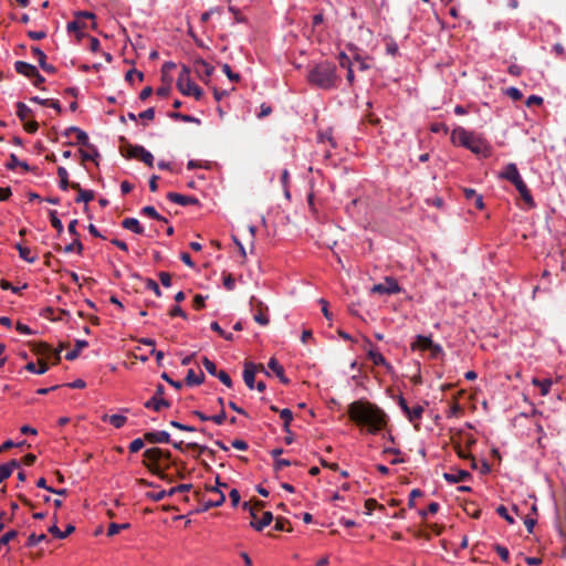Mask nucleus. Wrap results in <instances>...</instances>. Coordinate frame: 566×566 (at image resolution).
<instances>
[{
	"mask_svg": "<svg viewBox=\"0 0 566 566\" xmlns=\"http://www.w3.org/2000/svg\"><path fill=\"white\" fill-rule=\"evenodd\" d=\"M348 415L357 424L367 427L371 434L379 432L386 424V413L370 402L354 401L348 406Z\"/></svg>",
	"mask_w": 566,
	"mask_h": 566,
	"instance_id": "nucleus-1",
	"label": "nucleus"
},
{
	"mask_svg": "<svg viewBox=\"0 0 566 566\" xmlns=\"http://www.w3.org/2000/svg\"><path fill=\"white\" fill-rule=\"evenodd\" d=\"M306 80L312 86L323 91L337 88L342 81L336 64L326 60L308 66Z\"/></svg>",
	"mask_w": 566,
	"mask_h": 566,
	"instance_id": "nucleus-2",
	"label": "nucleus"
},
{
	"mask_svg": "<svg viewBox=\"0 0 566 566\" xmlns=\"http://www.w3.org/2000/svg\"><path fill=\"white\" fill-rule=\"evenodd\" d=\"M177 87L182 95L193 96L200 101L203 96V91L190 77V69L182 65L181 71L177 78Z\"/></svg>",
	"mask_w": 566,
	"mask_h": 566,
	"instance_id": "nucleus-3",
	"label": "nucleus"
},
{
	"mask_svg": "<svg viewBox=\"0 0 566 566\" xmlns=\"http://www.w3.org/2000/svg\"><path fill=\"white\" fill-rule=\"evenodd\" d=\"M464 148L483 158H489L492 155V148L489 142L482 135L475 134L474 132L469 139V146H464Z\"/></svg>",
	"mask_w": 566,
	"mask_h": 566,
	"instance_id": "nucleus-4",
	"label": "nucleus"
},
{
	"mask_svg": "<svg viewBox=\"0 0 566 566\" xmlns=\"http://www.w3.org/2000/svg\"><path fill=\"white\" fill-rule=\"evenodd\" d=\"M124 156L128 158H139L144 164H146L148 167L154 166V155L147 150L144 146L140 145H128L126 153Z\"/></svg>",
	"mask_w": 566,
	"mask_h": 566,
	"instance_id": "nucleus-5",
	"label": "nucleus"
},
{
	"mask_svg": "<svg viewBox=\"0 0 566 566\" xmlns=\"http://www.w3.org/2000/svg\"><path fill=\"white\" fill-rule=\"evenodd\" d=\"M402 291V287L398 284L397 280L392 276H386L382 283L375 284L370 289L373 294H398Z\"/></svg>",
	"mask_w": 566,
	"mask_h": 566,
	"instance_id": "nucleus-6",
	"label": "nucleus"
},
{
	"mask_svg": "<svg viewBox=\"0 0 566 566\" xmlns=\"http://www.w3.org/2000/svg\"><path fill=\"white\" fill-rule=\"evenodd\" d=\"M164 394L165 387L160 384L157 385L154 396L144 403V407L157 412L160 411L161 408L170 407V402L163 398Z\"/></svg>",
	"mask_w": 566,
	"mask_h": 566,
	"instance_id": "nucleus-7",
	"label": "nucleus"
},
{
	"mask_svg": "<svg viewBox=\"0 0 566 566\" xmlns=\"http://www.w3.org/2000/svg\"><path fill=\"white\" fill-rule=\"evenodd\" d=\"M397 403L410 422L420 420L422 418L424 411L422 406L417 405L410 408L407 403V400L401 395L397 397Z\"/></svg>",
	"mask_w": 566,
	"mask_h": 566,
	"instance_id": "nucleus-8",
	"label": "nucleus"
},
{
	"mask_svg": "<svg viewBox=\"0 0 566 566\" xmlns=\"http://www.w3.org/2000/svg\"><path fill=\"white\" fill-rule=\"evenodd\" d=\"M472 133L473 132L468 130L462 126H457L451 132V137H450L451 143L453 145L461 146V147L469 146V139H470Z\"/></svg>",
	"mask_w": 566,
	"mask_h": 566,
	"instance_id": "nucleus-9",
	"label": "nucleus"
},
{
	"mask_svg": "<svg viewBox=\"0 0 566 566\" xmlns=\"http://www.w3.org/2000/svg\"><path fill=\"white\" fill-rule=\"evenodd\" d=\"M250 305L252 307H254L255 305H258L260 308L256 313H254L253 315V319L262 325V326H266L270 322L269 319V315H268V307L264 306L263 307V303L261 301H259L255 296H252L251 300H250Z\"/></svg>",
	"mask_w": 566,
	"mask_h": 566,
	"instance_id": "nucleus-10",
	"label": "nucleus"
},
{
	"mask_svg": "<svg viewBox=\"0 0 566 566\" xmlns=\"http://www.w3.org/2000/svg\"><path fill=\"white\" fill-rule=\"evenodd\" d=\"M499 178L505 179L514 185L522 179V176L517 169V166L514 163H510L505 165L503 170L499 174Z\"/></svg>",
	"mask_w": 566,
	"mask_h": 566,
	"instance_id": "nucleus-11",
	"label": "nucleus"
},
{
	"mask_svg": "<svg viewBox=\"0 0 566 566\" xmlns=\"http://www.w3.org/2000/svg\"><path fill=\"white\" fill-rule=\"evenodd\" d=\"M514 187L521 195V197H522L523 201L525 202V205L527 206V208L533 209L536 207L534 198H533L530 189L527 188L526 184L524 182L523 178L521 180H518L516 184H514Z\"/></svg>",
	"mask_w": 566,
	"mask_h": 566,
	"instance_id": "nucleus-12",
	"label": "nucleus"
},
{
	"mask_svg": "<svg viewBox=\"0 0 566 566\" xmlns=\"http://www.w3.org/2000/svg\"><path fill=\"white\" fill-rule=\"evenodd\" d=\"M256 365L252 361H245L243 368V380L249 389L255 386Z\"/></svg>",
	"mask_w": 566,
	"mask_h": 566,
	"instance_id": "nucleus-13",
	"label": "nucleus"
},
{
	"mask_svg": "<svg viewBox=\"0 0 566 566\" xmlns=\"http://www.w3.org/2000/svg\"><path fill=\"white\" fill-rule=\"evenodd\" d=\"M145 440L148 443H169L170 434L165 430L148 431L145 433Z\"/></svg>",
	"mask_w": 566,
	"mask_h": 566,
	"instance_id": "nucleus-14",
	"label": "nucleus"
},
{
	"mask_svg": "<svg viewBox=\"0 0 566 566\" xmlns=\"http://www.w3.org/2000/svg\"><path fill=\"white\" fill-rule=\"evenodd\" d=\"M167 199L174 203L180 205V206H190V205H198L199 200L196 197L192 196H186L178 192H168Z\"/></svg>",
	"mask_w": 566,
	"mask_h": 566,
	"instance_id": "nucleus-15",
	"label": "nucleus"
},
{
	"mask_svg": "<svg viewBox=\"0 0 566 566\" xmlns=\"http://www.w3.org/2000/svg\"><path fill=\"white\" fill-rule=\"evenodd\" d=\"M368 357L369 359L377 366H384L388 371L392 369V366L390 363L386 360L384 355L379 353L374 346H370L368 349Z\"/></svg>",
	"mask_w": 566,
	"mask_h": 566,
	"instance_id": "nucleus-16",
	"label": "nucleus"
},
{
	"mask_svg": "<svg viewBox=\"0 0 566 566\" xmlns=\"http://www.w3.org/2000/svg\"><path fill=\"white\" fill-rule=\"evenodd\" d=\"M471 473L467 470H457L454 472L443 473V479L451 484L471 479Z\"/></svg>",
	"mask_w": 566,
	"mask_h": 566,
	"instance_id": "nucleus-17",
	"label": "nucleus"
},
{
	"mask_svg": "<svg viewBox=\"0 0 566 566\" xmlns=\"http://www.w3.org/2000/svg\"><path fill=\"white\" fill-rule=\"evenodd\" d=\"M32 52L38 57L39 65L44 72L52 74L56 72L55 66L46 63V55L39 46H33Z\"/></svg>",
	"mask_w": 566,
	"mask_h": 566,
	"instance_id": "nucleus-18",
	"label": "nucleus"
},
{
	"mask_svg": "<svg viewBox=\"0 0 566 566\" xmlns=\"http://www.w3.org/2000/svg\"><path fill=\"white\" fill-rule=\"evenodd\" d=\"M14 70L17 73L31 78L32 75L36 73L38 69L33 64H30L28 62L17 61L14 63Z\"/></svg>",
	"mask_w": 566,
	"mask_h": 566,
	"instance_id": "nucleus-19",
	"label": "nucleus"
},
{
	"mask_svg": "<svg viewBox=\"0 0 566 566\" xmlns=\"http://www.w3.org/2000/svg\"><path fill=\"white\" fill-rule=\"evenodd\" d=\"M268 367L276 375L281 382H290V379L285 376L283 366L274 357L270 358Z\"/></svg>",
	"mask_w": 566,
	"mask_h": 566,
	"instance_id": "nucleus-20",
	"label": "nucleus"
},
{
	"mask_svg": "<svg viewBox=\"0 0 566 566\" xmlns=\"http://www.w3.org/2000/svg\"><path fill=\"white\" fill-rule=\"evenodd\" d=\"M195 69L199 76L205 75L206 77L211 76L214 71V67L203 59H197L195 61Z\"/></svg>",
	"mask_w": 566,
	"mask_h": 566,
	"instance_id": "nucleus-21",
	"label": "nucleus"
},
{
	"mask_svg": "<svg viewBox=\"0 0 566 566\" xmlns=\"http://www.w3.org/2000/svg\"><path fill=\"white\" fill-rule=\"evenodd\" d=\"M122 227L135 234H144L145 229L136 218H126L122 221Z\"/></svg>",
	"mask_w": 566,
	"mask_h": 566,
	"instance_id": "nucleus-22",
	"label": "nucleus"
},
{
	"mask_svg": "<svg viewBox=\"0 0 566 566\" xmlns=\"http://www.w3.org/2000/svg\"><path fill=\"white\" fill-rule=\"evenodd\" d=\"M71 187L73 189H76L78 191V195L77 197L75 198V202H90L94 199V191L93 190H86V189H82L80 184L77 182H73L71 184Z\"/></svg>",
	"mask_w": 566,
	"mask_h": 566,
	"instance_id": "nucleus-23",
	"label": "nucleus"
},
{
	"mask_svg": "<svg viewBox=\"0 0 566 566\" xmlns=\"http://www.w3.org/2000/svg\"><path fill=\"white\" fill-rule=\"evenodd\" d=\"M17 167H21L24 171H32L33 168L27 163L20 160L15 154L9 156V161L6 164L8 170H14Z\"/></svg>",
	"mask_w": 566,
	"mask_h": 566,
	"instance_id": "nucleus-24",
	"label": "nucleus"
},
{
	"mask_svg": "<svg viewBox=\"0 0 566 566\" xmlns=\"http://www.w3.org/2000/svg\"><path fill=\"white\" fill-rule=\"evenodd\" d=\"M20 467V462L18 460H11L7 463L0 464V483H2L6 479H8L14 469Z\"/></svg>",
	"mask_w": 566,
	"mask_h": 566,
	"instance_id": "nucleus-25",
	"label": "nucleus"
},
{
	"mask_svg": "<svg viewBox=\"0 0 566 566\" xmlns=\"http://www.w3.org/2000/svg\"><path fill=\"white\" fill-rule=\"evenodd\" d=\"M273 521V514L270 511L263 513L262 518L259 521H251L250 526L256 532H261L264 527L271 524Z\"/></svg>",
	"mask_w": 566,
	"mask_h": 566,
	"instance_id": "nucleus-26",
	"label": "nucleus"
},
{
	"mask_svg": "<svg viewBox=\"0 0 566 566\" xmlns=\"http://www.w3.org/2000/svg\"><path fill=\"white\" fill-rule=\"evenodd\" d=\"M14 248L19 252V256L28 263H34L38 260V256L31 251L30 248L22 245L21 243H15Z\"/></svg>",
	"mask_w": 566,
	"mask_h": 566,
	"instance_id": "nucleus-27",
	"label": "nucleus"
},
{
	"mask_svg": "<svg viewBox=\"0 0 566 566\" xmlns=\"http://www.w3.org/2000/svg\"><path fill=\"white\" fill-rule=\"evenodd\" d=\"M417 340H426V346H430L433 357H438L444 354L443 348L440 344L433 343L431 336L417 335Z\"/></svg>",
	"mask_w": 566,
	"mask_h": 566,
	"instance_id": "nucleus-28",
	"label": "nucleus"
},
{
	"mask_svg": "<svg viewBox=\"0 0 566 566\" xmlns=\"http://www.w3.org/2000/svg\"><path fill=\"white\" fill-rule=\"evenodd\" d=\"M205 381V374L200 371L196 374L193 369H188L186 376V384L188 386H199Z\"/></svg>",
	"mask_w": 566,
	"mask_h": 566,
	"instance_id": "nucleus-29",
	"label": "nucleus"
},
{
	"mask_svg": "<svg viewBox=\"0 0 566 566\" xmlns=\"http://www.w3.org/2000/svg\"><path fill=\"white\" fill-rule=\"evenodd\" d=\"M102 420L104 422L108 421L111 424H113L116 429H119L122 427H124V424L126 423L127 421V418L126 416L124 415H112V416H107V415H104L102 417Z\"/></svg>",
	"mask_w": 566,
	"mask_h": 566,
	"instance_id": "nucleus-30",
	"label": "nucleus"
},
{
	"mask_svg": "<svg viewBox=\"0 0 566 566\" xmlns=\"http://www.w3.org/2000/svg\"><path fill=\"white\" fill-rule=\"evenodd\" d=\"M88 346V342L87 340H84V339H77L75 342V348L70 350L66 355H65V358L67 360H74L78 357L80 355V352L87 347Z\"/></svg>",
	"mask_w": 566,
	"mask_h": 566,
	"instance_id": "nucleus-31",
	"label": "nucleus"
},
{
	"mask_svg": "<svg viewBox=\"0 0 566 566\" xmlns=\"http://www.w3.org/2000/svg\"><path fill=\"white\" fill-rule=\"evenodd\" d=\"M140 214L142 216L150 217V218H153L155 220H158V221H161V222H165V223L168 222V219L165 218L164 216L159 214L157 212V210L153 206H146V207L142 208Z\"/></svg>",
	"mask_w": 566,
	"mask_h": 566,
	"instance_id": "nucleus-32",
	"label": "nucleus"
},
{
	"mask_svg": "<svg viewBox=\"0 0 566 566\" xmlns=\"http://www.w3.org/2000/svg\"><path fill=\"white\" fill-rule=\"evenodd\" d=\"M25 369L28 371L36 374V375H43L48 371L49 367H48L46 363L40 360L39 367L34 363L31 361L25 365Z\"/></svg>",
	"mask_w": 566,
	"mask_h": 566,
	"instance_id": "nucleus-33",
	"label": "nucleus"
},
{
	"mask_svg": "<svg viewBox=\"0 0 566 566\" xmlns=\"http://www.w3.org/2000/svg\"><path fill=\"white\" fill-rule=\"evenodd\" d=\"M280 417L283 420L284 432L290 433V424H291V421L293 420V412L291 411V409L284 408L282 410H280Z\"/></svg>",
	"mask_w": 566,
	"mask_h": 566,
	"instance_id": "nucleus-34",
	"label": "nucleus"
},
{
	"mask_svg": "<svg viewBox=\"0 0 566 566\" xmlns=\"http://www.w3.org/2000/svg\"><path fill=\"white\" fill-rule=\"evenodd\" d=\"M164 455V452L159 448H148L144 452V457L153 462H157Z\"/></svg>",
	"mask_w": 566,
	"mask_h": 566,
	"instance_id": "nucleus-35",
	"label": "nucleus"
},
{
	"mask_svg": "<svg viewBox=\"0 0 566 566\" xmlns=\"http://www.w3.org/2000/svg\"><path fill=\"white\" fill-rule=\"evenodd\" d=\"M83 160H96L99 157L98 149L94 145L87 146V150H81Z\"/></svg>",
	"mask_w": 566,
	"mask_h": 566,
	"instance_id": "nucleus-36",
	"label": "nucleus"
},
{
	"mask_svg": "<svg viewBox=\"0 0 566 566\" xmlns=\"http://www.w3.org/2000/svg\"><path fill=\"white\" fill-rule=\"evenodd\" d=\"M83 244L82 242L78 240V238H75L73 240V242H71L70 244L65 245L63 251L64 253H72V252H76L77 254H82L83 252Z\"/></svg>",
	"mask_w": 566,
	"mask_h": 566,
	"instance_id": "nucleus-37",
	"label": "nucleus"
},
{
	"mask_svg": "<svg viewBox=\"0 0 566 566\" xmlns=\"http://www.w3.org/2000/svg\"><path fill=\"white\" fill-rule=\"evenodd\" d=\"M49 216L52 227L57 231V233H62L64 231V227L61 219L57 216V211L50 210Z\"/></svg>",
	"mask_w": 566,
	"mask_h": 566,
	"instance_id": "nucleus-38",
	"label": "nucleus"
},
{
	"mask_svg": "<svg viewBox=\"0 0 566 566\" xmlns=\"http://www.w3.org/2000/svg\"><path fill=\"white\" fill-rule=\"evenodd\" d=\"M85 28V24L80 21V19H75L73 21L67 22L66 29L67 31H77V36L81 39L84 36V34L81 32V30Z\"/></svg>",
	"mask_w": 566,
	"mask_h": 566,
	"instance_id": "nucleus-39",
	"label": "nucleus"
},
{
	"mask_svg": "<svg viewBox=\"0 0 566 566\" xmlns=\"http://www.w3.org/2000/svg\"><path fill=\"white\" fill-rule=\"evenodd\" d=\"M31 112V108L23 102L17 103V116L19 119L24 120Z\"/></svg>",
	"mask_w": 566,
	"mask_h": 566,
	"instance_id": "nucleus-40",
	"label": "nucleus"
},
{
	"mask_svg": "<svg viewBox=\"0 0 566 566\" xmlns=\"http://www.w3.org/2000/svg\"><path fill=\"white\" fill-rule=\"evenodd\" d=\"M169 117L174 118V119L182 120L185 123H200V119H198V118H196V117H193L191 115H187V114H182V113H177V112L170 113Z\"/></svg>",
	"mask_w": 566,
	"mask_h": 566,
	"instance_id": "nucleus-41",
	"label": "nucleus"
},
{
	"mask_svg": "<svg viewBox=\"0 0 566 566\" xmlns=\"http://www.w3.org/2000/svg\"><path fill=\"white\" fill-rule=\"evenodd\" d=\"M129 527H130L129 523H123V524L111 523L109 526H108V530H107V535L108 536H114L117 533H119L120 531L127 530Z\"/></svg>",
	"mask_w": 566,
	"mask_h": 566,
	"instance_id": "nucleus-42",
	"label": "nucleus"
},
{
	"mask_svg": "<svg viewBox=\"0 0 566 566\" xmlns=\"http://www.w3.org/2000/svg\"><path fill=\"white\" fill-rule=\"evenodd\" d=\"M202 365L207 373L213 377H216L220 371L217 369V365L206 356L202 358Z\"/></svg>",
	"mask_w": 566,
	"mask_h": 566,
	"instance_id": "nucleus-43",
	"label": "nucleus"
},
{
	"mask_svg": "<svg viewBox=\"0 0 566 566\" xmlns=\"http://www.w3.org/2000/svg\"><path fill=\"white\" fill-rule=\"evenodd\" d=\"M76 143L82 146H90V138L88 135L81 128L77 127L76 132Z\"/></svg>",
	"mask_w": 566,
	"mask_h": 566,
	"instance_id": "nucleus-44",
	"label": "nucleus"
},
{
	"mask_svg": "<svg viewBox=\"0 0 566 566\" xmlns=\"http://www.w3.org/2000/svg\"><path fill=\"white\" fill-rule=\"evenodd\" d=\"M46 539H48V537L45 534L36 535L33 533L28 537L27 546L33 547V546L38 545L39 543L44 542Z\"/></svg>",
	"mask_w": 566,
	"mask_h": 566,
	"instance_id": "nucleus-45",
	"label": "nucleus"
},
{
	"mask_svg": "<svg viewBox=\"0 0 566 566\" xmlns=\"http://www.w3.org/2000/svg\"><path fill=\"white\" fill-rule=\"evenodd\" d=\"M145 286L146 289L153 291L157 297L161 296V290L155 280L147 277L145 280Z\"/></svg>",
	"mask_w": 566,
	"mask_h": 566,
	"instance_id": "nucleus-46",
	"label": "nucleus"
},
{
	"mask_svg": "<svg viewBox=\"0 0 566 566\" xmlns=\"http://www.w3.org/2000/svg\"><path fill=\"white\" fill-rule=\"evenodd\" d=\"M496 513L503 517L509 524H514V517L509 513L507 509L504 505H500L496 507Z\"/></svg>",
	"mask_w": 566,
	"mask_h": 566,
	"instance_id": "nucleus-47",
	"label": "nucleus"
},
{
	"mask_svg": "<svg viewBox=\"0 0 566 566\" xmlns=\"http://www.w3.org/2000/svg\"><path fill=\"white\" fill-rule=\"evenodd\" d=\"M222 72L227 75V77L231 81V82H239L241 76L239 73H234L230 65L229 64H223L222 65Z\"/></svg>",
	"mask_w": 566,
	"mask_h": 566,
	"instance_id": "nucleus-48",
	"label": "nucleus"
},
{
	"mask_svg": "<svg viewBox=\"0 0 566 566\" xmlns=\"http://www.w3.org/2000/svg\"><path fill=\"white\" fill-rule=\"evenodd\" d=\"M166 496H169L168 495V491L166 490H161V491H158V492H147L146 493V497L154 501V502H159L161 500H164Z\"/></svg>",
	"mask_w": 566,
	"mask_h": 566,
	"instance_id": "nucleus-49",
	"label": "nucleus"
},
{
	"mask_svg": "<svg viewBox=\"0 0 566 566\" xmlns=\"http://www.w3.org/2000/svg\"><path fill=\"white\" fill-rule=\"evenodd\" d=\"M145 441H146V440H145V438H144V439H142V438H136V439H134V440L129 443V447H128L129 452H132V453H136V452H138L139 450H142V449L144 448V446H145Z\"/></svg>",
	"mask_w": 566,
	"mask_h": 566,
	"instance_id": "nucleus-50",
	"label": "nucleus"
},
{
	"mask_svg": "<svg viewBox=\"0 0 566 566\" xmlns=\"http://www.w3.org/2000/svg\"><path fill=\"white\" fill-rule=\"evenodd\" d=\"M533 382L541 387V392L543 396L548 394L551 386H552V380H549V379H544V380L534 379Z\"/></svg>",
	"mask_w": 566,
	"mask_h": 566,
	"instance_id": "nucleus-51",
	"label": "nucleus"
},
{
	"mask_svg": "<svg viewBox=\"0 0 566 566\" xmlns=\"http://www.w3.org/2000/svg\"><path fill=\"white\" fill-rule=\"evenodd\" d=\"M0 287L3 290V291H12L14 294H19L21 290L25 289L27 287V284H24L22 287H17V286H13L9 281H4L2 280L0 282Z\"/></svg>",
	"mask_w": 566,
	"mask_h": 566,
	"instance_id": "nucleus-52",
	"label": "nucleus"
},
{
	"mask_svg": "<svg viewBox=\"0 0 566 566\" xmlns=\"http://www.w3.org/2000/svg\"><path fill=\"white\" fill-rule=\"evenodd\" d=\"M439 503L438 502H431L429 505H428V509L427 511L422 510V511H419V515L422 517V518H426L428 513H431V514H434L439 511Z\"/></svg>",
	"mask_w": 566,
	"mask_h": 566,
	"instance_id": "nucleus-53",
	"label": "nucleus"
},
{
	"mask_svg": "<svg viewBox=\"0 0 566 566\" xmlns=\"http://www.w3.org/2000/svg\"><path fill=\"white\" fill-rule=\"evenodd\" d=\"M18 535L15 530H10L0 537V546L7 545L11 539Z\"/></svg>",
	"mask_w": 566,
	"mask_h": 566,
	"instance_id": "nucleus-54",
	"label": "nucleus"
},
{
	"mask_svg": "<svg viewBox=\"0 0 566 566\" xmlns=\"http://www.w3.org/2000/svg\"><path fill=\"white\" fill-rule=\"evenodd\" d=\"M169 424H170L171 427L177 428V429L182 430V431H188V432H193V431H196V428H195V427H192V426H188V424H185V423H181V422H179V421H177V420H171V421L169 422Z\"/></svg>",
	"mask_w": 566,
	"mask_h": 566,
	"instance_id": "nucleus-55",
	"label": "nucleus"
},
{
	"mask_svg": "<svg viewBox=\"0 0 566 566\" xmlns=\"http://www.w3.org/2000/svg\"><path fill=\"white\" fill-rule=\"evenodd\" d=\"M216 377L228 388L232 387V380L227 371L220 370Z\"/></svg>",
	"mask_w": 566,
	"mask_h": 566,
	"instance_id": "nucleus-56",
	"label": "nucleus"
},
{
	"mask_svg": "<svg viewBox=\"0 0 566 566\" xmlns=\"http://www.w3.org/2000/svg\"><path fill=\"white\" fill-rule=\"evenodd\" d=\"M495 551L496 553L499 554V556L501 557V559L505 563L509 562L510 559V553H509V549L502 545H495Z\"/></svg>",
	"mask_w": 566,
	"mask_h": 566,
	"instance_id": "nucleus-57",
	"label": "nucleus"
},
{
	"mask_svg": "<svg viewBox=\"0 0 566 566\" xmlns=\"http://www.w3.org/2000/svg\"><path fill=\"white\" fill-rule=\"evenodd\" d=\"M506 94L514 101H520L523 97L521 90L515 86L509 87Z\"/></svg>",
	"mask_w": 566,
	"mask_h": 566,
	"instance_id": "nucleus-58",
	"label": "nucleus"
},
{
	"mask_svg": "<svg viewBox=\"0 0 566 566\" xmlns=\"http://www.w3.org/2000/svg\"><path fill=\"white\" fill-rule=\"evenodd\" d=\"M241 507L250 514L252 521H258L256 518H259V515H256L255 509L250 504V502H243Z\"/></svg>",
	"mask_w": 566,
	"mask_h": 566,
	"instance_id": "nucleus-59",
	"label": "nucleus"
},
{
	"mask_svg": "<svg viewBox=\"0 0 566 566\" xmlns=\"http://www.w3.org/2000/svg\"><path fill=\"white\" fill-rule=\"evenodd\" d=\"M158 276H159L160 283L164 287L171 286V276L168 272H159Z\"/></svg>",
	"mask_w": 566,
	"mask_h": 566,
	"instance_id": "nucleus-60",
	"label": "nucleus"
},
{
	"mask_svg": "<svg viewBox=\"0 0 566 566\" xmlns=\"http://www.w3.org/2000/svg\"><path fill=\"white\" fill-rule=\"evenodd\" d=\"M229 497L231 500V504L233 507H237L240 503V500H241V496H240V493L237 489H232L230 492H229Z\"/></svg>",
	"mask_w": 566,
	"mask_h": 566,
	"instance_id": "nucleus-61",
	"label": "nucleus"
},
{
	"mask_svg": "<svg viewBox=\"0 0 566 566\" xmlns=\"http://www.w3.org/2000/svg\"><path fill=\"white\" fill-rule=\"evenodd\" d=\"M227 418L224 409H221V411L214 416H210V421H213L216 424L220 426L224 422Z\"/></svg>",
	"mask_w": 566,
	"mask_h": 566,
	"instance_id": "nucleus-62",
	"label": "nucleus"
},
{
	"mask_svg": "<svg viewBox=\"0 0 566 566\" xmlns=\"http://www.w3.org/2000/svg\"><path fill=\"white\" fill-rule=\"evenodd\" d=\"M355 62L358 63V70L364 72L370 69V65L366 62L365 59H363L360 55L356 54L354 56Z\"/></svg>",
	"mask_w": 566,
	"mask_h": 566,
	"instance_id": "nucleus-63",
	"label": "nucleus"
},
{
	"mask_svg": "<svg viewBox=\"0 0 566 566\" xmlns=\"http://www.w3.org/2000/svg\"><path fill=\"white\" fill-rule=\"evenodd\" d=\"M154 117H155V108L154 107H149L138 114V118H140V119L151 120V119H154Z\"/></svg>",
	"mask_w": 566,
	"mask_h": 566,
	"instance_id": "nucleus-64",
	"label": "nucleus"
}]
</instances>
